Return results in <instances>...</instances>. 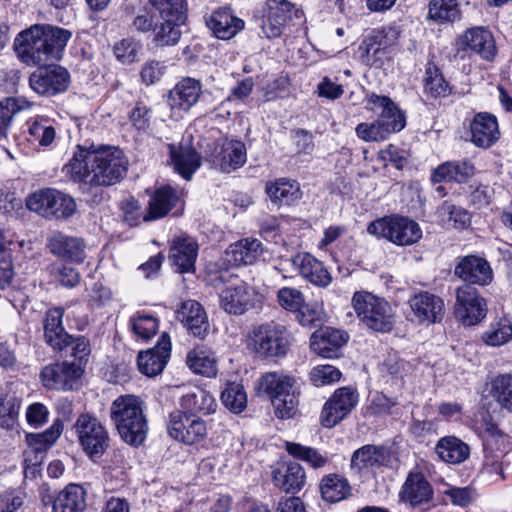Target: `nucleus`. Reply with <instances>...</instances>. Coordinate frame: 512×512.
I'll list each match as a JSON object with an SVG mask.
<instances>
[{
  "label": "nucleus",
  "instance_id": "obj_33",
  "mask_svg": "<svg viewBox=\"0 0 512 512\" xmlns=\"http://www.w3.org/2000/svg\"><path fill=\"white\" fill-rule=\"evenodd\" d=\"M198 244L190 237H177L172 241L169 259L179 273L195 270V261L198 255Z\"/></svg>",
  "mask_w": 512,
  "mask_h": 512
},
{
  "label": "nucleus",
  "instance_id": "obj_62",
  "mask_svg": "<svg viewBox=\"0 0 512 512\" xmlns=\"http://www.w3.org/2000/svg\"><path fill=\"white\" fill-rule=\"evenodd\" d=\"M355 131L357 136L366 142L383 141L390 136L377 119L370 123L363 122L358 124Z\"/></svg>",
  "mask_w": 512,
  "mask_h": 512
},
{
  "label": "nucleus",
  "instance_id": "obj_21",
  "mask_svg": "<svg viewBox=\"0 0 512 512\" xmlns=\"http://www.w3.org/2000/svg\"><path fill=\"white\" fill-rule=\"evenodd\" d=\"M177 319L189 334L205 339L210 332V322L204 307L196 300H186L176 311Z\"/></svg>",
  "mask_w": 512,
  "mask_h": 512
},
{
  "label": "nucleus",
  "instance_id": "obj_56",
  "mask_svg": "<svg viewBox=\"0 0 512 512\" xmlns=\"http://www.w3.org/2000/svg\"><path fill=\"white\" fill-rule=\"evenodd\" d=\"M218 160H241L246 157L245 144L240 140L225 139L215 147Z\"/></svg>",
  "mask_w": 512,
  "mask_h": 512
},
{
  "label": "nucleus",
  "instance_id": "obj_30",
  "mask_svg": "<svg viewBox=\"0 0 512 512\" xmlns=\"http://www.w3.org/2000/svg\"><path fill=\"white\" fill-rule=\"evenodd\" d=\"M291 263L306 281L315 286L325 288L332 282V276L324 264L309 253H298Z\"/></svg>",
  "mask_w": 512,
  "mask_h": 512
},
{
  "label": "nucleus",
  "instance_id": "obj_38",
  "mask_svg": "<svg viewBox=\"0 0 512 512\" xmlns=\"http://www.w3.org/2000/svg\"><path fill=\"white\" fill-rule=\"evenodd\" d=\"M321 497L328 503H337L351 496L352 488L343 475L331 473L325 475L319 483Z\"/></svg>",
  "mask_w": 512,
  "mask_h": 512
},
{
  "label": "nucleus",
  "instance_id": "obj_44",
  "mask_svg": "<svg viewBox=\"0 0 512 512\" xmlns=\"http://www.w3.org/2000/svg\"><path fill=\"white\" fill-rule=\"evenodd\" d=\"M474 173V167L470 162H443L432 174V181L464 182Z\"/></svg>",
  "mask_w": 512,
  "mask_h": 512
},
{
  "label": "nucleus",
  "instance_id": "obj_54",
  "mask_svg": "<svg viewBox=\"0 0 512 512\" xmlns=\"http://www.w3.org/2000/svg\"><path fill=\"white\" fill-rule=\"evenodd\" d=\"M425 93L431 97H445L450 93V86L436 66H429L425 72Z\"/></svg>",
  "mask_w": 512,
  "mask_h": 512
},
{
  "label": "nucleus",
  "instance_id": "obj_19",
  "mask_svg": "<svg viewBox=\"0 0 512 512\" xmlns=\"http://www.w3.org/2000/svg\"><path fill=\"white\" fill-rule=\"evenodd\" d=\"M454 275L470 285L487 286L493 280V270L489 262L477 255L459 257Z\"/></svg>",
  "mask_w": 512,
  "mask_h": 512
},
{
  "label": "nucleus",
  "instance_id": "obj_7",
  "mask_svg": "<svg viewBox=\"0 0 512 512\" xmlns=\"http://www.w3.org/2000/svg\"><path fill=\"white\" fill-rule=\"evenodd\" d=\"M82 451L89 459L101 458L110 446V436L106 426L92 413L78 415L72 426Z\"/></svg>",
  "mask_w": 512,
  "mask_h": 512
},
{
  "label": "nucleus",
  "instance_id": "obj_41",
  "mask_svg": "<svg viewBox=\"0 0 512 512\" xmlns=\"http://www.w3.org/2000/svg\"><path fill=\"white\" fill-rule=\"evenodd\" d=\"M435 453L446 463L459 464L469 457L470 449L462 440L454 436H446L437 442Z\"/></svg>",
  "mask_w": 512,
  "mask_h": 512
},
{
  "label": "nucleus",
  "instance_id": "obj_9",
  "mask_svg": "<svg viewBox=\"0 0 512 512\" xmlns=\"http://www.w3.org/2000/svg\"><path fill=\"white\" fill-rule=\"evenodd\" d=\"M26 206L45 218L67 219L76 211V203L71 196L52 188L31 194Z\"/></svg>",
  "mask_w": 512,
  "mask_h": 512
},
{
  "label": "nucleus",
  "instance_id": "obj_2",
  "mask_svg": "<svg viewBox=\"0 0 512 512\" xmlns=\"http://www.w3.org/2000/svg\"><path fill=\"white\" fill-rule=\"evenodd\" d=\"M145 403L135 395L118 396L110 406V419L120 438L130 446L144 443L148 434V419Z\"/></svg>",
  "mask_w": 512,
  "mask_h": 512
},
{
  "label": "nucleus",
  "instance_id": "obj_22",
  "mask_svg": "<svg viewBox=\"0 0 512 512\" xmlns=\"http://www.w3.org/2000/svg\"><path fill=\"white\" fill-rule=\"evenodd\" d=\"M47 249L54 256L80 264L86 257V244L82 238L54 232L47 239Z\"/></svg>",
  "mask_w": 512,
  "mask_h": 512
},
{
  "label": "nucleus",
  "instance_id": "obj_48",
  "mask_svg": "<svg viewBox=\"0 0 512 512\" xmlns=\"http://www.w3.org/2000/svg\"><path fill=\"white\" fill-rule=\"evenodd\" d=\"M148 2L158 12L161 19L186 20L187 0H148Z\"/></svg>",
  "mask_w": 512,
  "mask_h": 512
},
{
  "label": "nucleus",
  "instance_id": "obj_32",
  "mask_svg": "<svg viewBox=\"0 0 512 512\" xmlns=\"http://www.w3.org/2000/svg\"><path fill=\"white\" fill-rule=\"evenodd\" d=\"M206 24L217 38L228 40L239 33L245 23L229 7H221L211 13Z\"/></svg>",
  "mask_w": 512,
  "mask_h": 512
},
{
  "label": "nucleus",
  "instance_id": "obj_57",
  "mask_svg": "<svg viewBox=\"0 0 512 512\" xmlns=\"http://www.w3.org/2000/svg\"><path fill=\"white\" fill-rule=\"evenodd\" d=\"M167 148L171 160H200L197 157L196 148L193 144V136L190 133L184 134L177 144H168Z\"/></svg>",
  "mask_w": 512,
  "mask_h": 512
},
{
  "label": "nucleus",
  "instance_id": "obj_37",
  "mask_svg": "<svg viewBox=\"0 0 512 512\" xmlns=\"http://www.w3.org/2000/svg\"><path fill=\"white\" fill-rule=\"evenodd\" d=\"M86 508V491L78 484H69L53 500V512H83Z\"/></svg>",
  "mask_w": 512,
  "mask_h": 512
},
{
  "label": "nucleus",
  "instance_id": "obj_46",
  "mask_svg": "<svg viewBox=\"0 0 512 512\" xmlns=\"http://www.w3.org/2000/svg\"><path fill=\"white\" fill-rule=\"evenodd\" d=\"M429 18L439 23H450L460 19L461 10L458 0H431Z\"/></svg>",
  "mask_w": 512,
  "mask_h": 512
},
{
  "label": "nucleus",
  "instance_id": "obj_14",
  "mask_svg": "<svg viewBox=\"0 0 512 512\" xmlns=\"http://www.w3.org/2000/svg\"><path fill=\"white\" fill-rule=\"evenodd\" d=\"M220 307L231 315H243L261 302V296L245 282L226 286L219 295Z\"/></svg>",
  "mask_w": 512,
  "mask_h": 512
},
{
  "label": "nucleus",
  "instance_id": "obj_12",
  "mask_svg": "<svg viewBox=\"0 0 512 512\" xmlns=\"http://www.w3.org/2000/svg\"><path fill=\"white\" fill-rule=\"evenodd\" d=\"M487 311L486 300L474 286L463 284L457 288L455 314L464 325L478 324L486 317Z\"/></svg>",
  "mask_w": 512,
  "mask_h": 512
},
{
  "label": "nucleus",
  "instance_id": "obj_26",
  "mask_svg": "<svg viewBox=\"0 0 512 512\" xmlns=\"http://www.w3.org/2000/svg\"><path fill=\"white\" fill-rule=\"evenodd\" d=\"M202 84L199 80L186 77L180 80L168 94V105L173 112H188L199 100Z\"/></svg>",
  "mask_w": 512,
  "mask_h": 512
},
{
  "label": "nucleus",
  "instance_id": "obj_47",
  "mask_svg": "<svg viewBox=\"0 0 512 512\" xmlns=\"http://www.w3.org/2000/svg\"><path fill=\"white\" fill-rule=\"evenodd\" d=\"M185 21H172L171 19H163L159 25L153 28V42L157 47H166L176 45L181 38V30L179 27Z\"/></svg>",
  "mask_w": 512,
  "mask_h": 512
},
{
  "label": "nucleus",
  "instance_id": "obj_50",
  "mask_svg": "<svg viewBox=\"0 0 512 512\" xmlns=\"http://www.w3.org/2000/svg\"><path fill=\"white\" fill-rule=\"evenodd\" d=\"M30 106L31 104L24 98H6L1 101L0 136H6L14 115Z\"/></svg>",
  "mask_w": 512,
  "mask_h": 512
},
{
  "label": "nucleus",
  "instance_id": "obj_40",
  "mask_svg": "<svg viewBox=\"0 0 512 512\" xmlns=\"http://www.w3.org/2000/svg\"><path fill=\"white\" fill-rule=\"evenodd\" d=\"M62 431L63 424L57 419L44 432L27 434L26 441L29 445V449L25 451V461H29L31 454H33L35 458H38V454H43L57 441Z\"/></svg>",
  "mask_w": 512,
  "mask_h": 512
},
{
  "label": "nucleus",
  "instance_id": "obj_16",
  "mask_svg": "<svg viewBox=\"0 0 512 512\" xmlns=\"http://www.w3.org/2000/svg\"><path fill=\"white\" fill-rule=\"evenodd\" d=\"M266 5L267 14L262 28L268 38L280 36L293 19L304 17L303 11L288 0H267Z\"/></svg>",
  "mask_w": 512,
  "mask_h": 512
},
{
  "label": "nucleus",
  "instance_id": "obj_59",
  "mask_svg": "<svg viewBox=\"0 0 512 512\" xmlns=\"http://www.w3.org/2000/svg\"><path fill=\"white\" fill-rule=\"evenodd\" d=\"M341 376L342 374L338 368L328 364L315 366L309 373L310 381L316 387L338 382Z\"/></svg>",
  "mask_w": 512,
  "mask_h": 512
},
{
  "label": "nucleus",
  "instance_id": "obj_45",
  "mask_svg": "<svg viewBox=\"0 0 512 512\" xmlns=\"http://www.w3.org/2000/svg\"><path fill=\"white\" fill-rule=\"evenodd\" d=\"M489 395L501 409L512 413V375L495 376L489 384Z\"/></svg>",
  "mask_w": 512,
  "mask_h": 512
},
{
  "label": "nucleus",
  "instance_id": "obj_43",
  "mask_svg": "<svg viewBox=\"0 0 512 512\" xmlns=\"http://www.w3.org/2000/svg\"><path fill=\"white\" fill-rule=\"evenodd\" d=\"M180 405L187 411L205 415L214 413L217 408L214 396L199 387H195L185 393L180 399Z\"/></svg>",
  "mask_w": 512,
  "mask_h": 512
},
{
  "label": "nucleus",
  "instance_id": "obj_58",
  "mask_svg": "<svg viewBox=\"0 0 512 512\" xmlns=\"http://www.w3.org/2000/svg\"><path fill=\"white\" fill-rule=\"evenodd\" d=\"M49 271L55 281L67 288L77 286L81 279L80 273L75 268L64 263L52 264Z\"/></svg>",
  "mask_w": 512,
  "mask_h": 512
},
{
  "label": "nucleus",
  "instance_id": "obj_25",
  "mask_svg": "<svg viewBox=\"0 0 512 512\" xmlns=\"http://www.w3.org/2000/svg\"><path fill=\"white\" fill-rule=\"evenodd\" d=\"M456 44L460 49H469L485 60H492L497 52L492 33L484 27L467 29L457 38Z\"/></svg>",
  "mask_w": 512,
  "mask_h": 512
},
{
  "label": "nucleus",
  "instance_id": "obj_28",
  "mask_svg": "<svg viewBox=\"0 0 512 512\" xmlns=\"http://www.w3.org/2000/svg\"><path fill=\"white\" fill-rule=\"evenodd\" d=\"M348 338V334L342 330L325 327L311 335L310 348L323 358H336L339 349L347 343Z\"/></svg>",
  "mask_w": 512,
  "mask_h": 512
},
{
  "label": "nucleus",
  "instance_id": "obj_15",
  "mask_svg": "<svg viewBox=\"0 0 512 512\" xmlns=\"http://www.w3.org/2000/svg\"><path fill=\"white\" fill-rule=\"evenodd\" d=\"M69 83V72L58 65L39 67L29 77L31 89L41 96H54L65 92Z\"/></svg>",
  "mask_w": 512,
  "mask_h": 512
},
{
  "label": "nucleus",
  "instance_id": "obj_60",
  "mask_svg": "<svg viewBox=\"0 0 512 512\" xmlns=\"http://www.w3.org/2000/svg\"><path fill=\"white\" fill-rule=\"evenodd\" d=\"M297 319L302 326L316 327L323 322L324 311L321 304L303 303L301 308L297 310Z\"/></svg>",
  "mask_w": 512,
  "mask_h": 512
},
{
  "label": "nucleus",
  "instance_id": "obj_23",
  "mask_svg": "<svg viewBox=\"0 0 512 512\" xmlns=\"http://www.w3.org/2000/svg\"><path fill=\"white\" fill-rule=\"evenodd\" d=\"M170 352V337L163 333L155 347L139 353L137 358L139 371L148 377L160 374L168 362Z\"/></svg>",
  "mask_w": 512,
  "mask_h": 512
},
{
  "label": "nucleus",
  "instance_id": "obj_55",
  "mask_svg": "<svg viewBox=\"0 0 512 512\" xmlns=\"http://www.w3.org/2000/svg\"><path fill=\"white\" fill-rule=\"evenodd\" d=\"M20 399L15 396H0V427L12 429L18 419Z\"/></svg>",
  "mask_w": 512,
  "mask_h": 512
},
{
  "label": "nucleus",
  "instance_id": "obj_34",
  "mask_svg": "<svg viewBox=\"0 0 512 512\" xmlns=\"http://www.w3.org/2000/svg\"><path fill=\"white\" fill-rule=\"evenodd\" d=\"M263 253L261 241L255 238H244L231 244L225 251V260L234 266L251 265Z\"/></svg>",
  "mask_w": 512,
  "mask_h": 512
},
{
  "label": "nucleus",
  "instance_id": "obj_61",
  "mask_svg": "<svg viewBox=\"0 0 512 512\" xmlns=\"http://www.w3.org/2000/svg\"><path fill=\"white\" fill-rule=\"evenodd\" d=\"M141 44L132 39L126 38L114 45L113 51L116 58L123 64H131L138 60Z\"/></svg>",
  "mask_w": 512,
  "mask_h": 512
},
{
  "label": "nucleus",
  "instance_id": "obj_49",
  "mask_svg": "<svg viewBox=\"0 0 512 512\" xmlns=\"http://www.w3.org/2000/svg\"><path fill=\"white\" fill-rule=\"evenodd\" d=\"M483 341L490 346H500L512 339V321L501 318L490 325L482 335Z\"/></svg>",
  "mask_w": 512,
  "mask_h": 512
},
{
  "label": "nucleus",
  "instance_id": "obj_39",
  "mask_svg": "<svg viewBox=\"0 0 512 512\" xmlns=\"http://www.w3.org/2000/svg\"><path fill=\"white\" fill-rule=\"evenodd\" d=\"M186 364L195 373L208 378L217 375V359L214 352L204 346H196L186 355Z\"/></svg>",
  "mask_w": 512,
  "mask_h": 512
},
{
  "label": "nucleus",
  "instance_id": "obj_13",
  "mask_svg": "<svg viewBox=\"0 0 512 512\" xmlns=\"http://www.w3.org/2000/svg\"><path fill=\"white\" fill-rule=\"evenodd\" d=\"M182 192L171 185H161L151 194L148 201L146 213L143 214V221H153L167 216L170 212L179 215L184 210Z\"/></svg>",
  "mask_w": 512,
  "mask_h": 512
},
{
  "label": "nucleus",
  "instance_id": "obj_11",
  "mask_svg": "<svg viewBox=\"0 0 512 512\" xmlns=\"http://www.w3.org/2000/svg\"><path fill=\"white\" fill-rule=\"evenodd\" d=\"M364 107L377 114V120L390 135L400 132L406 126V113L386 95L367 92L364 98Z\"/></svg>",
  "mask_w": 512,
  "mask_h": 512
},
{
  "label": "nucleus",
  "instance_id": "obj_52",
  "mask_svg": "<svg viewBox=\"0 0 512 512\" xmlns=\"http://www.w3.org/2000/svg\"><path fill=\"white\" fill-rule=\"evenodd\" d=\"M287 452L295 458L309 463L313 468H322L328 463V457L318 450L294 442H286Z\"/></svg>",
  "mask_w": 512,
  "mask_h": 512
},
{
  "label": "nucleus",
  "instance_id": "obj_4",
  "mask_svg": "<svg viewBox=\"0 0 512 512\" xmlns=\"http://www.w3.org/2000/svg\"><path fill=\"white\" fill-rule=\"evenodd\" d=\"M291 344L286 326L273 321L253 326L247 334V347L262 359L286 356Z\"/></svg>",
  "mask_w": 512,
  "mask_h": 512
},
{
  "label": "nucleus",
  "instance_id": "obj_27",
  "mask_svg": "<svg viewBox=\"0 0 512 512\" xmlns=\"http://www.w3.org/2000/svg\"><path fill=\"white\" fill-rule=\"evenodd\" d=\"M433 494V487L422 473L410 472L399 491V499L416 507L431 502Z\"/></svg>",
  "mask_w": 512,
  "mask_h": 512
},
{
  "label": "nucleus",
  "instance_id": "obj_20",
  "mask_svg": "<svg viewBox=\"0 0 512 512\" xmlns=\"http://www.w3.org/2000/svg\"><path fill=\"white\" fill-rule=\"evenodd\" d=\"M271 479L283 492L297 493L305 486L306 473L301 464L282 460L271 466Z\"/></svg>",
  "mask_w": 512,
  "mask_h": 512
},
{
  "label": "nucleus",
  "instance_id": "obj_24",
  "mask_svg": "<svg viewBox=\"0 0 512 512\" xmlns=\"http://www.w3.org/2000/svg\"><path fill=\"white\" fill-rule=\"evenodd\" d=\"M470 141L477 147L488 149L500 139L497 118L490 113H477L470 122Z\"/></svg>",
  "mask_w": 512,
  "mask_h": 512
},
{
  "label": "nucleus",
  "instance_id": "obj_42",
  "mask_svg": "<svg viewBox=\"0 0 512 512\" xmlns=\"http://www.w3.org/2000/svg\"><path fill=\"white\" fill-rule=\"evenodd\" d=\"M123 151L106 144L84 143L77 145L72 160H121Z\"/></svg>",
  "mask_w": 512,
  "mask_h": 512
},
{
  "label": "nucleus",
  "instance_id": "obj_31",
  "mask_svg": "<svg viewBox=\"0 0 512 512\" xmlns=\"http://www.w3.org/2000/svg\"><path fill=\"white\" fill-rule=\"evenodd\" d=\"M399 39V31L394 27H383L375 29L372 34L364 42L365 61L369 65H376L377 62L385 54L386 49L397 44Z\"/></svg>",
  "mask_w": 512,
  "mask_h": 512
},
{
  "label": "nucleus",
  "instance_id": "obj_35",
  "mask_svg": "<svg viewBox=\"0 0 512 512\" xmlns=\"http://www.w3.org/2000/svg\"><path fill=\"white\" fill-rule=\"evenodd\" d=\"M64 312L63 307L51 308L44 319L45 340L55 350H62L69 344L70 335L62 325Z\"/></svg>",
  "mask_w": 512,
  "mask_h": 512
},
{
  "label": "nucleus",
  "instance_id": "obj_64",
  "mask_svg": "<svg viewBox=\"0 0 512 512\" xmlns=\"http://www.w3.org/2000/svg\"><path fill=\"white\" fill-rule=\"evenodd\" d=\"M328 402L334 403L338 406L339 411H343L348 415L358 402V394L351 387H341L333 393Z\"/></svg>",
  "mask_w": 512,
  "mask_h": 512
},
{
  "label": "nucleus",
  "instance_id": "obj_29",
  "mask_svg": "<svg viewBox=\"0 0 512 512\" xmlns=\"http://www.w3.org/2000/svg\"><path fill=\"white\" fill-rule=\"evenodd\" d=\"M396 458L384 446L365 445L357 449L351 457V468L361 471L365 468L392 467Z\"/></svg>",
  "mask_w": 512,
  "mask_h": 512
},
{
  "label": "nucleus",
  "instance_id": "obj_18",
  "mask_svg": "<svg viewBox=\"0 0 512 512\" xmlns=\"http://www.w3.org/2000/svg\"><path fill=\"white\" fill-rule=\"evenodd\" d=\"M408 304L411 309V320L419 324H435L444 318V301L436 294L420 291L410 297Z\"/></svg>",
  "mask_w": 512,
  "mask_h": 512
},
{
  "label": "nucleus",
  "instance_id": "obj_63",
  "mask_svg": "<svg viewBox=\"0 0 512 512\" xmlns=\"http://www.w3.org/2000/svg\"><path fill=\"white\" fill-rule=\"evenodd\" d=\"M304 300L303 293L296 288L283 287L277 292L279 305L287 311L297 312L304 303Z\"/></svg>",
  "mask_w": 512,
  "mask_h": 512
},
{
  "label": "nucleus",
  "instance_id": "obj_51",
  "mask_svg": "<svg viewBox=\"0 0 512 512\" xmlns=\"http://www.w3.org/2000/svg\"><path fill=\"white\" fill-rule=\"evenodd\" d=\"M223 405L233 413H241L247 405V395L239 383H228L220 396Z\"/></svg>",
  "mask_w": 512,
  "mask_h": 512
},
{
  "label": "nucleus",
  "instance_id": "obj_3",
  "mask_svg": "<svg viewBox=\"0 0 512 512\" xmlns=\"http://www.w3.org/2000/svg\"><path fill=\"white\" fill-rule=\"evenodd\" d=\"M258 393L268 396L280 419H291L298 412L300 383L299 378L283 371L264 373L257 382Z\"/></svg>",
  "mask_w": 512,
  "mask_h": 512
},
{
  "label": "nucleus",
  "instance_id": "obj_53",
  "mask_svg": "<svg viewBox=\"0 0 512 512\" xmlns=\"http://www.w3.org/2000/svg\"><path fill=\"white\" fill-rule=\"evenodd\" d=\"M133 333L140 339L147 341L158 330V320L153 315L139 312L130 320Z\"/></svg>",
  "mask_w": 512,
  "mask_h": 512
},
{
  "label": "nucleus",
  "instance_id": "obj_10",
  "mask_svg": "<svg viewBox=\"0 0 512 512\" xmlns=\"http://www.w3.org/2000/svg\"><path fill=\"white\" fill-rule=\"evenodd\" d=\"M167 432L171 438L178 442L194 445L206 438L207 425L203 419L195 415L174 410L168 416Z\"/></svg>",
  "mask_w": 512,
  "mask_h": 512
},
{
  "label": "nucleus",
  "instance_id": "obj_17",
  "mask_svg": "<svg viewBox=\"0 0 512 512\" xmlns=\"http://www.w3.org/2000/svg\"><path fill=\"white\" fill-rule=\"evenodd\" d=\"M83 369L80 365L64 361L49 364L40 373V379L47 389L74 390L79 386Z\"/></svg>",
  "mask_w": 512,
  "mask_h": 512
},
{
  "label": "nucleus",
  "instance_id": "obj_1",
  "mask_svg": "<svg viewBox=\"0 0 512 512\" xmlns=\"http://www.w3.org/2000/svg\"><path fill=\"white\" fill-rule=\"evenodd\" d=\"M72 33L64 28L35 24L20 32L14 40V50L26 65L59 60Z\"/></svg>",
  "mask_w": 512,
  "mask_h": 512
},
{
  "label": "nucleus",
  "instance_id": "obj_36",
  "mask_svg": "<svg viewBox=\"0 0 512 512\" xmlns=\"http://www.w3.org/2000/svg\"><path fill=\"white\" fill-rule=\"evenodd\" d=\"M265 191L271 201L278 205H292L302 197L299 183L287 178L267 182Z\"/></svg>",
  "mask_w": 512,
  "mask_h": 512
},
{
  "label": "nucleus",
  "instance_id": "obj_5",
  "mask_svg": "<svg viewBox=\"0 0 512 512\" xmlns=\"http://www.w3.org/2000/svg\"><path fill=\"white\" fill-rule=\"evenodd\" d=\"M352 306L357 317L368 329L375 332H390L395 323V316L390 304L381 297L367 291L355 292Z\"/></svg>",
  "mask_w": 512,
  "mask_h": 512
},
{
  "label": "nucleus",
  "instance_id": "obj_8",
  "mask_svg": "<svg viewBox=\"0 0 512 512\" xmlns=\"http://www.w3.org/2000/svg\"><path fill=\"white\" fill-rule=\"evenodd\" d=\"M63 170L71 174L74 181L89 185H113L126 174L121 162H69Z\"/></svg>",
  "mask_w": 512,
  "mask_h": 512
},
{
  "label": "nucleus",
  "instance_id": "obj_6",
  "mask_svg": "<svg viewBox=\"0 0 512 512\" xmlns=\"http://www.w3.org/2000/svg\"><path fill=\"white\" fill-rule=\"evenodd\" d=\"M367 233L397 246H411L422 237L419 224L405 216L392 214L370 222Z\"/></svg>",
  "mask_w": 512,
  "mask_h": 512
}]
</instances>
